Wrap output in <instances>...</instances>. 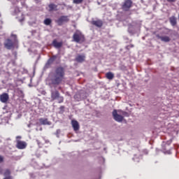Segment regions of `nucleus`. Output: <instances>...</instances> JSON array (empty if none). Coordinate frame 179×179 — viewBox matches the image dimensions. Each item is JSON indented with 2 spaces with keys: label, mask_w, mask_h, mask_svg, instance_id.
<instances>
[{
  "label": "nucleus",
  "mask_w": 179,
  "mask_h": 179,
  "mask_svg": "<svg viewBox=\"0 0 179 179\" xmlns=\"http://www.w3.org/2000/svg\"><path fill=\"white\" fill-rule=\"evenodd\" d=\"M68 20H69L68 19V16H62L59 20H58V23L61 24L62 23V22H68Z\"/></svg>",
  "instance_id": "nucleus-16"
},
{
  "label": "nucleus",
  "mask_w": 179,
  "mask_h": 179,
  "mask_svg": "<svg viewBox=\"0 0 179 179\" xmlns=\"http://www.w3.org/2000/svg\"><path fill=\"white\" fill-rule=\"evenodd\" d=\"M170 143H171V140H170L169 141H167V145H170Z\"/></svg>",
  "instance_id": "nucleus-28"
},
{
  "label": "nucleus",
  "mask_w": 179,
  "mask_h": 179,
  "mask_svg": "<svg viewBox=\"0 0 179 179\" xmlns=\"http://www.w3.org/2000/svg\"><path fill=\"white\" fill-rule=\"evenodd\" d=\"M3 162V157L0 155V163H2Z\"/></svg>",
  "instance_id": "nucleus-26"
},
{
  "label": "nucleus",
  "mask_w": 179,
  "mask_h": 179,
  "mask_svg": "<svg viewBox=\"0 0 179 179\" xmlns=\"http://www.w3.org/2000/svg\"><path fill=\"white\" fill-rule=\"evenodd\" d=\"M113 115L114 120H116L117 122H122L124 117H122V115H119L118 113H117V110H113Z\"/></svg>",
  "instance_id": "nucleus-4"
},
{
  "label": "nucleus",
  "mask_w": 179,
  "mask_h": 179,
  "mask_svg": "<svg viewBox=\"0 0 179 179\" xmlns=\"http://www.w3.org/2000/svg\"><path fill=\"white\" fill-rule=\"evenodd\" d=\"M85 55H78L77 56L76 59L77 62H83V61H85Z\"/></svg>",
  "instance_id": "nucleus-18"
},
{
  "label": "nucleus",
  "mask_w": 179,
  "mask_h": 179,
  "mask_svg": "<svg viewBox=\"0 0 179 179\" xmlns=\"http://www.w3.org/2000/svg\"><path fill=\"white\" fill-rule=\"evenodd\" d=\"M72 127L74 129V131H79V122L76 120H72L71 121Z\"/></svg>",
  "instance_id": "nucleus-12"
},
{
  "label": "nucleus",
  "mask_w": 179,
  "mask_h": 179,
  "mask_svg": "<svg viewBox=\"0 0 179 179\" xmlns=\"http://www.w3.org/2000/svg\"><path fill=\"white\" fill-rule=\"evenodd\" d=\"M158 38H159L161 41H164V43H169V41H170V37L167 36H159Z\"/></svg>",
  "instance_id": "nucleus-13"
},
{
  "label": "nucleus",
  "mask_w": 179,
  "mask_h": 179,
  "mask_svg": "<svg viewBox=\"0 0 179 179\" xmlns=\"http://www.w3.org/2000/svg\"><path fill=\"white\" fill-rule=\"evenodd\" d=\"M15 13L18 15L17 17L18 18L19 22H22L24 20V15H23V13H20L19 8H15Z\"/></svg>",
  "instance_id": "nucleus-5"
},
{
  "label": "nucleus",
  "mask_w": 179,
  "mask_h": 179,
  "mask_svg": "<svg viewBox=\"0 0 179 179\" xmlns=\"http://www.w3.org/2000/svg\"><path fill=\"white\" fill-rule=\"evenodd\" d=\"M131 6H132V1L131 0H126L122 5V9L123 10H129Z\"/></svg>",
  "instance_id": "nucleus-6"
},
{
  "label": "nucleus",
  "mask_w": 179,
  "mask_h": 179,
  "mask_svg": "<svg viewBox=\"0 0 179 179\" xmlns=\"http://www.w3.org/2000/svg\"><path fill=\"white\" fill-rule=\"evenodd\" d=\"M39 122L41 125H51V122L48 121L47 118H40Z\"/></svg>",
  "instance_id": "nucleus-10"
},
{
  "label": "nucleus",
  "mask_w": 179,
  "mask_h": 179,
  "mask_svg": "<svg viewBox=\"0 0 179 179\" xmlns=\"http://www.w3.org/2000/svg\"><path fill=\"white\" fill-rule=\"evenodd\" d=\"M50 61H52V59H49V62H50Z\"/></svg>",
  "instance_id": "nucleus-30"
},
{
  "label": "nucleus",
  "mask_w": 179,
  "mask_h": 179,
  "mask_svg": "<svg viewBox=\"0 0 179 179\" xmlns=\"http://www.w3.org/2000/svg\"><path fill=\"white\" fill-rule=\"evenodd\" d=\"M49 10H57V6H55V4H50L49 6Z\"/></svg>",
  "instance_id": "nucleus-19"
},
{
  "label": "nucleus",
  "mask_w": 179,
  "mask_h": 179,
  "mask_svg": "<svg viewBox=\"0 0 179 179\" xmlns=\"http://www.w3.org/2000/svg\"><path fill=\"white\" fill-rule=\"evenodd\" d=\"M44 24H46V26H50L51 24V19L47 18L44 20Z\"/></svg>",
  "instance_id": "nucleus-21"
},
{
  "label": "nucleus",
  "mask_w": 179,
  "mask_h": 179,
  "mask_svg": "<svg viewBox=\"0 0 179 179\" xmlns=\"http://www.w3.org/2000/svg\"><path fill=\"white\" fill-rule=\"evenodd\" d=\"M64 108H65L64 106L60 107V110H64Z\"/></svg>",
  "instance_id": "nucleus-29"
},
{
  "label": "nucleus",
  "mask_w": 179,
  "mask_h": 179,
  "mask_svg": "<svg viewBox=\"0 0 179 179\" xmlns=\"http://www.w3.org/2000/svg\"><path fill=\"white\" fill-rule=\"evenodd\" d=\"M64 69L59 67L56 69L55 75L51 79L52 85H59L61 82L64 80Z\"/></svg>",
  "instance_id": "nucleus-1"
},
{
  "label": "nucleus",
  "mask_w": 179,
  "mask_h": 179,
  "mask_svg": "<svg viewBox=\"0 0 179 179\" xmlns=\"http://www.w3.org/2000/svg\"><path fill=\"white\" fill-rule=\"evenodd\" d=\"M92 24L96 26V27H101L103 26V22L100 20L92 21Z\"/></svg>",
  "instance_id": "nucleus-11"
},
{
  "label": "nucleus",
  "mask_w": 179,
  "mask_h": 179,
  "mask_svg": "<svg viewBox=\"0 0 179 179\" xmlns=\"http://www.w3.org/2000/svg\"><path fill=\"white\" fill-rule=\"evenodd\" d=\"M27 147V143L24 141H18L17 142V149H26V148Z\"/></svg>",
  "instance_id": "nucleus-7"
},
{
  "label": "nucleus",
  "mask_w": 179,
  "mask_h": 179,
  "mask_svg": "<svg viewBox=\"0 0 179 179\" xmlns=\"http://www.w3.org/2000/svg\"><path fill=\"white\" fill-rule=\"evenodd\" d=\"M5 170H3V168L0 167V175L2 176Z\"/></svg>",
  "instance_id": "nucleus-25"
},
{
  "label": "nucleus",
  "mask_w": 179,
  "mask_h": 179,
  "mask_svg": "<svg viewBox=\"0 0 179 179\" xmlns=\"http://www.w3.org/2000/svg\"><path fill=\"white\" fill-rule=\"evenodd\" d=\"M169 20L172 26H176L177 24V18H176V17H171Z\"/></svg>",
  "instance_id": "nucleus-15"
},
{
  "label": "nucleus",
  "mask_w": 179,
  "mask_h": 179,
  "mask_svg": "<svg viewBox=\"0 0 179 179\" xmlns=\"http://www.w3.org/2000/svg\"><path fill=\"white\" fill-rule=\"evenodd\" d=\"M11 38L13 40V41L10 39H7L4 43V47L7 48V50H12L15 44H17V39H16V35L11 34Z\"/></svg>",
  "instance_id": "nucleus-2"
},
{
  "label": "nucleus",
  "mask_w": 179,
  "mask_h": 179,
  "mask_svg": "<svg viewBox=\"0 0 179 179\" xmlns=\"http://www.w3.org/2000/svg\"><path fill=\"white\" fill-rule=\"evenodd\" d=\"M73 3H76V4H79V3H82V2H83V0H73Z\"/></svg>",
  "instance_id": "nucleus-23"
},
{
  "label": "nucleus",
  "mask_w": 179,
  "mask_h": 179,
  "mask_svg": "<svg viewBox=\"0 0 179 179\" xmlns=\"http://www.w3.org/2000/svg\"><path fill=\"white\" fill-rule=\"evenodd\" d=\"M106 76L109 80H113V79H114V73H113L112 72L106 73Z\"/></svg>",
  "instance_id": "nucleus-17"
},
{
  "label": "nucleus",
  "mask_w": 179,
  "mask_h": 179,
  "mask_svg": "<svg viewBox=\"0 0 179 179\" xmlns=\"http://www.w3.org/2000/svg\"><path fill=\"white\" fill-rule=\"evenodd\" d=\"M52 44L55 48H61L62 47V42H58L57 40H54Z\"/></svg>",
  "instance_id": "nucleus-14"
},
{
  "label": "nucleus",
  "mask_w": 179,
  "mask_h": 179,
  "mask_svg": "<svg viewBox=\"0 0 179 179\" xmlns=\"http://www.w3.org/2000/svg\"><path fill=\"white\" fill-rule=\"evenodd\" d=\"M59 134H61V130L57 129L56 131V135H57V138H59Z\"/></svg>",
  "instance_id": "nucleus-24"
},
{
  "label": "nucleus",
  "mask_w": 179,
  "mask_h": 179,
  "mask_svg": "<svg viewBox=\"0 0 179 179\" xmlns=\"http://www.w3.org/2000/svg\"><path fill=\"white\" fill-rule=\"evenodd\" d=\"M73 41L76 43H83L85 41V36L82 34V32L80 31H76L73 36Z\"/></svg>",
  "instance_id": "nucleus-3"
},
{
  "label": "nucleus",
  "mask_w": 179,
  "mask_h": 179,
  "mask_svg": "<svg viewBox=\"0 0 179 179\" xmlns=\"http://www.w3.org/2000/svg\"><path fill=\"white\" fill-rule=\"evenodd\" d=\"M17 138H20V137L17 136Z\"/></svg>",
  "instance_id": "nucleus-31"
},
{
  "label": "nucleus",
  "mask_w": 179,
  "mask_h": 179,
  "mask_svg": "<svg viewBox=\"0 0 179 179\" xmlns=\"http://www.w3.org/2000/svg\"><path fill=\"white\" fill-rule=\"evenodd\" d=\"M8 100H9V94L7 93H3L0 96V101H1V103H8Z\"/></svg>",
  "instance_id": "nucleus-8"
},
{
  "label": "nucleus",
  "mask_w": 179,
  "mask_h": 179,
  "mask_svg": "<svg viewBox=\"0 0 179 179\" xmlns=\"http://www.w3.org/2000/svg\"><path fill=\"white\" fill-rule=\"evenodd\" d=\"M59 96V92L57 90H52L51 91V100L54 101V100H57Z\"/></svg>",
  "instance_id": "nucleus-9"
},
{
  "label": "nucleus",
  "mask_w": 179,
  "mask_h": 179,
  "mask_svg": "<svg viewBox=\"0 0 179 179\" xmlns=\"http://www.w3.org/2000/svg\"><path fill=\"white\" fill-rule=\"evenodd\" d=\"M177 0H167L168 2H176Z\"/></svg>",
  "instance_id": "nucleus-27"
},
{
  "label": "nucleus",
  "mask_w": 179,
  "mask_h": 179,
  "mask_svg": "<svg viewBox=\"0 0 179 179\" xmlns=\"http://www.w3.org/2000/svg\"><path fill=\"white\" fill-rule=\"evenodd\" d=\"M58 103H64V97L59 95V97L57 98Z\"/></svg>",
  "instance_id": "nucleus-22"
},
{
  "label": "nucleus",
  "mask_w": 179,
  "mask_h": 179,
  "mask_svg": "<svg viewBox=\"0 0 179 179\" xmlns=\"http://www.w3.org/2000/svg\"><path fill=\"white\" fill-rule=\"evenodd\" d=\"M3 174L4 177H10V171H9V169H6Z\"/></svg>",
  "instance_id": "nucleus-20"
}]
</instances>
